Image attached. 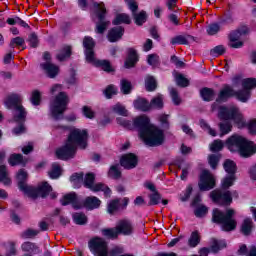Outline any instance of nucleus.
Wrapping results in <instances>:
<instances>
[{"label": "nucleus", "instance_id": "obj_30", "mask_svg": "<svg viewBox=\"0 0 256 256\" xmlns=\"http://www.w3.org/2000/svg\"><path fill=\"white\" fill-rule=\"evenodd\" d=\"M203 101H213L215 99V90L211 88H203L200 91Z\"/></svg>", "mask_w": 256, "mask_h": 256}, {"label": "nucleus", "instance_id": "obj_51", "mask_svg": "<svg viewBox=\"0 0 256 256\" xmlns=\"http://www.w3.org/2000/svg\"><path fill=\"white\" fill-rule=\"evenodd\" d=\"M176 85L178 87H189V80L182 74L176 75Z\"/></svg>", "mask_w": 256, "mask_h": 256}, {"label": "nucleus", "instance_id": "obj_55", "mask_svg": "<svg viewBox=\"0 0 256 256\" xmlns=\"http://www.w3.org/2000/svg\"><path fill=\"white\" fill-rule=\"evenodd\" d=\"M148 65H151V67H157L159 65V55L157 54H150L147 58Z\"/></svg>", "mask_w": 256, "mask_h": 256}, {"label": "nucleus", "instance_id": "obj_27", "mask_svg": "<svg viewBox=\"0 0 256 256\" xmlns=\"http://www.w3.org/2000/svg\"><path fill=\"white\" fill-rule=\"evenodd\" d=\"M121 209V199L116 198L111 200L107 205V213L109 215H115Z\"/></svg>", "mask_w": 256, "mask_h": 256}, {"label": "nucleus", "instance_id": "obj_47", "mask_svg": "<svg viewBox=\"0 0 256 256\" xmlns=\"http://www.w3.org/2000/svg\"><path fill=\"white\" fill-rule=\"evenodd\" d=\"M147 91H155L157 89V81L153 76H148L145 80Z\"/></svg>", "mask_w": 256, "mask_h": 256}, {"label": "nucleus", "instance_id": "obj_48", "mask_svg": "<svg viewBox=\"0 0 256 256\" xmlns=\"http://www.w3.org/2000/svg\"><path fill=\"white\" fill-rule=\"evenodd\" d=\"M200 127L204 129V131H207V133H209L212 137H217V131L211 128V126H209L207 121H205L204 119L200 120Z\"/></svg>", "mask_w": 256, "mask_h": 256}, {"label": "nucleus", "instance_id": "obj_39", "mask_svg": "<svg viewBox=\"0 0 256 256\" xmlns=\"http://www.w3.org/2000/svg\"><path fill=\"white\" fill-rule=\"evenodd\" d=\"M9 164L12 165V167H15V165H25V160L23 159V155L12 154L9 158Z\"/></svg>", "mask_w": 256, "mask_h": 256}, {"label": "nucleus", "instance_id": "obj_25", "mask_svg": "<svg viewBox=\"0 0 256 256\" xmlns=\"http://www.w3.org/2000/svg\"><path fill=\"white\" fill-rule=\"evenodd\" d=\"M123 33H125V29H123V27H114L108 32V40L110 43H115L123 37Z\"/></svg>", "mask_w": 256, "mask_h": 256}, {"label": "nucleus", "instance_id": "obj_26", "mask_svg": "<svg viewBox=\"0 0 256 256\" xmlns=\"http://www.w3.org/2000/svg\"><path fill=\"white\" fill-rule=\"evenodd\" d=\"M249 33V28L243 26L235 31H232L229 35L230 41H239L241 37Z\"/></svg>", "mask_w": 256, "mask_h": 256}, {"label": "nucleus", "instance_id": "obj_1", "mask_svg": "<svg viewBox=\"0 0 256 256\" xmlns=\"http://www.w3.org/2000/svg\"><path fill=\"white\" fill-rule=\"evenodd\" d=\"M134 126L142 141L148 147H159L165 143V132L159 127L151 124L149 117L142 115L134 119Z\"/></svg>", "mask_w": 256, "mask_h": 256}, {"label": "nucleus", "instance_id": "obj_61", "mask_svg": "<svg viewBox=\"0 0 256 256\" xmlns=\"http://www.w3.org/2000/svg\"><path fill=\"white\" fill-rule=\"evenodd\" d=\"M15 45L17 47H21V46L25 45V39H23L22 37H16V38L12 39L10 42V47H12V49H14Z\"/></svg>", "mask_w": 256, "mask_h": 256}, {"label": "nucleus", "instance_id": "obj_6", "mask_svg": "<svg viewBox=\"0 0 256 256\" xmlns=\"http://www.w3.org/2000/svg\"><path fill=\"white\" fill-rule=\"evenodd\" d=\"M61 91H63L61 84H55L50 88L51 95L58 93L54 101L50 103V113L55 121L63 119V113L67 111V105H69V96H67V93Z\"/></svg>", "mask_w": 256, "mask_h": 256}, {"label": "nucleus", "instance_id": "obj_49", "mask_svg": "<svg viewBox=\"0 0 256 256\" xmlns=\"http://www.w3.org/2000/svg\"><path fill=\"white\" fill-rule=\"evenodd\" d=\"M225 51H227L225 46L218 45L210 50V55H212V57H219V55H224Z\"/></svg>", "mask_w": 256, "mask_h": 256}, {"label": "nucleus", "instance_id": "obj_41", "mask_svg": "<svg viewBox=\"0 0 256 256\" xmlns=\"http://www.w3.org/2000/svg\"><path fill=\"white\" fill-rule=\"evenodd\" d=\"M112 111L113 113L121 115L122 117H127L129 115V111H127V108H125V106L121 103H117L116 105L112 106Z\"/></svg>", "mask_w": 256, "mask_h": 256}, {"label": "nucleus", "instance_id": "obj_63", "mask_svg": "<svg viewBox=\"0 0 256 256\" xmlns=\"http://www.w3.org/2000/svg\"><path fill=\"white\" fill-rule=\"evenodd\" d=\"M191 193H193V185H188L184 195L180 198L181 201L185 202V201H189V197H191Z\"/></svg>", "mask_w": 256, "mask_h": 256}, {"label": "nucleus", "instance_id": "obj_2", "mask_svg": "<svg viewBox=\"0 0 256 256\" xmlns=\"http://www.w3.org/2000/svg\"><path fill=\"white\" fill-rule=\"evenodd\" d=\"M88 138L89 135L87 134V130H71L65 145L56 150V157L62 161L73 159V157H75V153H77V147L80 149L87 148Z\"/></svg>", "mask_w": 256, "mask_h": 256}, {"label": "nucleus", "instance_id": "obj_46", "mask_svg": "<svg viewBox=\"0 0 256 256\" xmlns=\"http://www.w3.org/2000/svg\"><path fill=\"white\" fill-rule=\"evenodd\" d=\"M108 176L112 179H121V171L119 170V164L112 165L108 171Z\"/></svg>", "mask_w": 256, "mask_h": 256}, {"label": "nucleus", "instance_id": "obj_4", "mask_svg": "<svg viewBox=\"0 0 256 256\" xmlns=\"http://www.w3.org/2000/svg\"><path fill=\"white\" fill-rule=\"evenodd\" d=\"M219 119L222 120V122L219 123L218 127L220 129V137H223L224 135H229L233 129V125L231 124V120L238 125V127H243L245 125V120L243 119V115L239 111V108L235 106L231 107H220Z\"/></svg>", "mask_w": 256, "mask_h": 256}, {"label": "nucleus", "instance_id": "obj_11", "mask_svg": "<svg viewBox=\"0 0 256 256\" xmlns=\"http://www.w3.org/2000/svg\"><path fill=\"white\" fill-rule=\"evenodd\" d=\"M83 47L85 48V57L88 63H92L93 65H96V67H102L103 71H106L107 73L113 71L109 61L97 60L95 58V51H93V49H95V41H93V38L86 36L83 40Z\"/></svg>", "mask_w": 256, "mask_h": 256}, {"label": "nucleus", "instance_id": "obj_19", "mask_svg": "<svg viewBox=\"0 0 256 256\" xmlns=\"http://www.w3.org/2000/svg\"><path fill=\"white\" fill-rule=\"evenodd\" d=\"M198 187L200 191H211L215 187V178H213L209 170L202 171Z\"/></svg>", "mask_w": 256, "mask_h": 256}, {"label": "nucleus", "instance_id": "obj_37", "mask_svg": "<svg viewBox=\"0 0 256 256\" xmlns=\"http://www.w3.org/2000/svg\"><path fill=\"white\" fill-rule=\"evenodd\" d=\"M150 109H163V95L159 94L150 101Z\"/></svg>", "mask_w": 256, "mask_h": 256}, {"label": "nucleus", "instance_id": "obj_16", "mask_svg": "<svg viewBox=\"0 0 256 256\" xmlns=\"http://www.w3.org/2000/svg\"><path fill=\"white\" fill-rule=\"evenodd\" d=\"M90 251L95 256H107L109 250L107 248V242L103 238H95L89 242Z\"/></svg>", "mask_w": 256, "mask_h": 256}, {"label": "nucleus", "instance_id": "obj_35", "mask_svg": "<svg viewBox=\"0 0 256 256\" xmlns=\"http://www.w3.org/2000/svg\"><path fill=\"white\" fill-rule=\"evenodd\" d=\"M72 219L76 225H87V216L82 212L73 213Z\"/></svg>", "mask_w": 256, "mask_h": 256}, {"label": "nucleus", "instance_id": "obj_45", "mask_svg": "<svg viewBox=\"0 0 256 256\" xmlns=\"http://www.w3.org/2000/svg\"><path fill=\"white\" fill-rule=\"evenodd\" d=\"M219 31H221V23L217 22L209 24L206 28V33L210 36L217 35Z\"/></svg>", "mask_w": 256, "mask_h": 256}, {"label": "nucleus", "instance_id": "obj_20", "mask_svg": "<svg viewBox=\"0 0 256 256\" xmlns=\"http://www.w3.org/2000/svg\"><path fill=\"white\" fill-rule=\"evenodd\" d=\"M139 163V158L133 153L124 154L120 158V165L127 170L135 169Z\"/></svg>", "mask_w": 256, "mask_h": 256}, {"label": "nucleus", "instance_id": "obj_59", "mask_svg": "<svg viewBox=\"0 0 256 256\" xmlns=\"http://www.w3.org/2000/svg\"><path fill=\"white\" fill-rule=\"evenodd\" d=\"M28 41L30 43V46L33 48L39 46V38L37 37V34L35 32H33L29 35Z\"/></svg>", "mask_w": 256, "mask_h": 256}, {"label": "nucleus", "instance_id": "obj_23", "mask_svg": "<svg viewBox=\"0 0 256 256\" xmlns=\"http://www.w3.org/2000/svg\"><path fill=\"white\" fill-rule=\"evenodd\" d=\"M50 79H55L56 75H59V66L46 62L40 65Z\"/></svg>", "mask_w": 256, "mask_h": 256}, {"label": "nucleus", "instance_id": "obj_44", "mask_svg": "<svg viewBox=\"0 0 256 256\" xmlns=\"http://www.w3.org/2000/svg\"><path fill=\"white\" fill-rule=\"evenodd\" d=\"M116 122L121 127H124V129H133V127H135V120L131 122V120H127L123 117H118L116 118Z\"/></svg>", "mask_w": 256, "mask_h": 256}, {"label": "nucleus", "instance_id": "obj_13", "mask_svg": "<svg viewBox=\"0 0 256 256\" xmlns=\"http://www.w3.org/2000/svg\"><path fill=\"white\" fill-rule=\"evenodd\" d=\"M93 7L94 15L98 19L96 22L95 32L99 35H103V33H105L107 28L111 25V22L105 18V15H107V9L105 8V4L103 2H94Z\"/></svg>", "mask_w": 256, "mask_h": 256}, {"label": "nucleus", "instance_id": "obj_12", "mask_svg": "<svg viewBox=\"0 0 256 256\" xmlns=\"http://www.w3.org/2000/svg\"><path fill=\"white\" fill-rule=\"evenodd\" d=\"M135 233V225L129 219L119 220L115 228L103 230V235L110 239H117L119 235L129 237Z\"/></svg>", "mask_w": 256, "mask_h": 256}, {"label": "nucleus", "instance_id": "obj_56", "mask_svg": "<svg viewBox=\"0 0 256 256\" xmlns=\"http://www.w3.org/2000/svg\"><path fill=\"white\" fill-rule=\"evenodd\" d=\"M223 147H224L223 141L215 140L210 146V151H212L213 153H217L218 151H221Z\"/></svg>", "mask_w": 256, "mask_h": 256}, {"label": "nucleus", "instance_id": "obj_10", "mask_svg": "<svg viewBox=\"0 0 256 256\" xmlns=\"http://www.w3.org/2000/svg\"><path fill=\"white\" fill-rule=\"evenodd\" d=\"M235 210L227 209L222 212L219 209H214L212 212L213 223L221 225L222 231H235L237 228V221L235 220Z\"/></svg>", "mask_w": 256, "mask_h": 256}, {"label": "nucleus", "instance_id": "obj_33", "mask_svg": "<svg viewBox=\"0 0 256 256\" xmlns=\"http://www.w3.org/2000/svg\"><path fill=\"white\" fill-rule=\"evenodd\" d=\"M189 39H191L190 35H178L171 39L172 45H189Z\"/></svg>", "mask_w": 256, "mask_h": 256}, {"label": "nucleus", "instance_id": "obj_62", "mask_svg": "<svg viewBox=\"0 0 256 256\" xmlns=\"http://www.w3.org/2000/svg\"><path fill=\"white\" fill-rule=\"evenodd\" d=\"M166 7L168 11H174V13H177L179 10V8H177V0H166Z\"/></svg>", "mask_w": 256, "mask_h": 256}, {"label": "nucleus", "instance_id": "obj_58", "mask_svg": "<svg viewBox=\"0 0 256 256\" xmlns=\"http://www.w3.org/2000/svg\"><path fill=\"white\" fill-rule=\"evenodd\" d=\"M219 159H221L219 155L212 154L209 156L208 163L213 169H217Z\"/></svg>", "mask_w": 256, "mask_h": 256}, {"label": "nucleus", "instance_id": "obj_17", "mask_svg": "<svg viewBox=\"0 0 256 256\" xmlns=\"http://www.w3.org/2000/svg\"><path fill=\"white\" fill-rule=\"evenodd\" d=\"M128 6V9L131 11L134 22L136 25H143L147 21V12L141 11L140 13H137L139 10V5L137 2L133 0H125Z\"/></svg>", "mask_w": 256, "mask_h": 256}, {"label": "nucleus", "instance_id": "obj_32", "mask_svg": "<svg viewBox=\"0 0 256 256\" xmlns=\"http://www.w3.org/2000/svg\"><path fill=\"white\" fill-rule=\"evenodd\" d=\"M201 243V236H199V231H194L191 233L188 239V247L195 248Z\"/></svg>", "mask_w": 256, "mask_h": 256}, {"label": "nucleus", "instance_id": "obj_24", "mask_svg": "<svg viewBox=\"0 0 256 256\" xmlns=\"http://www.w3.org/2000/svg\"><path fill=\"white\" fill-rule=\"evenodd\" d=\"M21 249L24 253H28L29 255H39V253H41L39 245L33 242H24L21 245Z\"/></svg>", "mask_w": 256, "mask_h": 256}, {"label": "nucleus", "instance_id": "obj_34", "mask_svg": "<svg viewBox=\"0 0 256 256\" xmlns=\"http://www.w3.org/2000/svg\"><path fill=\"white\" fill-rule=\"evenodd\" d=\"M70 181L74 187V189H79L81 185H83V173H74L70 177Z\"/></svg>", "mask_w": 256, "mask_h": 256}, {"label": "nucleus", "instance_id": "obj_29", "mask_svg": "<svg viewBox=\"0 0 256 256\" xmlns=\"http://www.w3.org/2000/svg\"><path fill=\"white\" fill-rule=\"evenodd\" d=\"M0 183L8 187L11 185V178H9V172H7V167L5 165H0Z\"/></svg>", "mask_w": 256, "mask_h": 256}, {"label": "nucleus", "instance_id": "obj_52", "mask_svg": "<svg viewBox=\"0 0 256 256\" xmlns=\"http://www.w3.org/2000/svg\"><path fill=\"white\" fill-rule=\"evenodd\" d=\"M207 213H209V208H207L205 205L198 206L194 211V215L197 217H205Z\"/></svg>", "mask_w": 256, "mask_h": 256}, {"label": "nucleus", "instance_id": "obj_53", "mask_svg": "<svg viewBox=\"0 0 256 256\" xmlns=\"http://www.w3.org/2000/svg\"><path fill=\"white\" fill-rule=\"evenodd\" d=\"M39 235V230L28 229L22 233V239H33Z\"/></svg>", "mask_w": 256, "mask_h": 256}, {"label": "nucleus", "instance_id": "obj_28", "mask_svg": "<svg viewBox=\"0 0 256 256\" xmlns=\"http://www.w3.org/2000/svg\"><path fill=\"white\" fill-rule=\"evenodd\" d=\"M134 108L138 111H150L151 106L144 98H138L134 101Z\"/></svg>", "mask_w": 256, "mask_h": 256}, {"label": "nucleus", "instance_id": "obj_31", "mask_svg": "<svg viewBox=\"0 0 256 256\" xmlns=\"http://www.w3.org/2000/svg\"><path fill=\"white\" fill-rule=\"evenodd\" d=\"M112 23L113 25H121V23L129 25L131 23V17L126 13L117 14Z\"/></svg>", "mask_w": 256, "mask_h": 256}, {"label": "nucleus", "instance_id": "obj_38", "mask_svg": "<svg viewBox=\"0 0 256 256\" xmlns=\"http://www.w3.org/2000/svg\"><path fill=\"white\" fill-rule=\"evenodd\" d=\"M253 229V220L252 219H245L241 226V232L243 235H251V231Z\"/></svg>", "mask_w": 256, "mask_h": 256}, {"label": "nucleus", "instance_id": "obj_8", "mask_svg": "<svg viewBox=\"0 0 256 256\" xmlns=\"http://www.w3.org/2000/svg\"><path fill=\"white\" fill-rule=\"evenodd\" d=\"M60 203L64 207L72 205L73 209L76 210L83 209V207H85L86 209L93 211V209H99V207H101V200H99V198L95 196H88L85 200H81L75 193L65 195L63 199L60 200Z\"/></svg>", "mask_w": 256, "mask_h": 256}, {"label": "nucleus", "instance_id": "obj_36", "mask_svg": "<svg viewBox=\"0 0 256 256\" xmlns=\"http://www.w3.org/2000/svg\"><path fill=\"white\" fill-rule=\"evenodd\" d=\"M70 57H71V47L70 46L64 47L56 55V58L58 59V61H66V59H69Z\"/></svg>", "mask_w": 256, "mask_h": 256}, {"label": "nucleus", "instance_id": "obj_9", "mask_svg": "<svg viewBox=\"0 0 256 256\" xmlns=\"http://www.w3.org/2000/svg\"><path fill=\"white\" fill-rule=\"evenodd\" d=\"M23 96L20 94H11L4 101V105L7 109H13V120L15 123H25L27 119V110L23 105Z\"/></svg>", "mask_w": 256, "mask_h": 256}, {"label": "nucleus", "instance_id": "obj_42", "mask_svg": "<svg viewBox=\"0 0 256 256\" xmlns=\"http://www.w3.org/2000/svg\"><path fill=\"white\" fill-rule=\"evenodd\" d=\"M50 179H59L61 177V166L57 163L52 164V169L48 172Z\"/></svg>", "mask_w": 256, "mask_h": 256}, {"label": "nucleus", "instance_id": "obj_15", "mask_svg": "<svg viewBox=\"0 0 256 256\" xmlns=\"http://www.w3.org/2000/svg\"><path fill=\"white\" fill-rule=\"evenodd\" d=\"M224 170L228 175L222 180V189H229V187H233V183H235L237 165L233 160H226L224 162Z\"/></svg>", "mask_w": 256, "mask_h": 256}, {"label": "nucleus", "instance_id": "obj_43", "mask_svg": "<svg viewBox=\"0 0 256 256\" xmlns=\"http://www.w3.org/2000/svg\"><path fill=\"white\" fill-rule=\"evenodd\" d=\"M149 202L148 206L151 207L153 205H159L161 203V194H159V191L152 192L148 195Z\"/></svg>", "mask_w": 256, "mask_h": 256}, {"label": "nucleus", "instance_id": "obj_60", "mask_svg": "<svg viewBox=\"0 0 256 256\" xmlns=\"http://www.w3.org/2000/svg\"><path fill=\"white\" fill-rule=\"evenodd\" d=\"M82 112L84 117H86L87 119H93L95 117V112L89 106H83Z\"/></svg>", "mask_w": 256, "mask_h": 256}, {"label": "nucleus", "instance_id": "obj_22", "mask_svg": "<svg viewBox=\"0 0 256 256\" xmlns=\"http://www.w3.org/2000/svg\"><path fill=\"white\" fill-rule=\"evenodd\" d=\"M138 61L139 55L137 54V50H135V48H128V57L125 61L126 69H131L132 67H135Z\"/></svg>", "mask_w": 256, "mask_h": 256}, {"label": "nucleus", "instance_id": "obj_5", "mask_svg": "<svg viewBox=\"0 0 256 256\" xmlns=\"http://www.w3.org/2000/svg\"><path fill=\"white\" fill-rule=\"evenodd\" d=\"M27 177V172L25 170H20L17 173L16 179L20 191H23L28 197H31L32 199H37V197L45 198L51 191H53V188H51V185L47 182H43L38 185L37 188L27 185Z\"/></svg>", "mask_w": 256, "mask_h": 256}, {"label": "nucleus", "instance_id": "obj_50", "mask_svg": "<svg viewBox=\"0 0 256 256\" xmlns=\"http://www.w3.org/2000/svg\"><path fill=\"white\" fill-rule=\"evenodd\" d=\"M170 97L174 105H181V98L179 97V92L175 88H170Z\"/></svg>", "mask_w": 256, "mask_h": 256}, {"label": "nucleus", "instance_id": "obj_57", "mask_svg": "<svg viewBox=\"0 0 256 256\" xmlns=\"http://www.w3.org/2000/svg\"><path fill=\"white\" fill-rule=\"evenodd\" d=\"M32 105H40L41 103V92H39L38 90H35L34 92H32V97L30 99Z\"/></svg>", "mask_w": 256, "mask_h": 256}, {"label": "nucleus", "instance_id": "obj_54", "mask_svg": "<svg viewBox=\"0 0 256 256\" xmlns=\"http://www.w3.org/2000/svg\"><path fill=\"white\" fill-rule=\"evenodd\" d=\"M104 95L106 99H111L113 95H117V87L114 85H109L105 90H104Z\"/></svg>", "mask_w": 256, "mask_h": 256}, {"label": "nucleus", "instance_id": "obj_18", "mask_svg": "<svg viewBox=\"0 0 256 256\" xmlns=\"http://www.w3.org/2000/svg\"><path fill=\"white\" fill-rule=\"evenodd\" d=\"M212 201L218 203V205H229L233 203V197H231V191L226 190H214L210 193Z\"/></svg>", "mask_w": 256, "mask_h": 256}, {"label": "nucleus", "instance_id": "obj_7", "mask_svg": "<svg viewBox=\"0 0 256 256\" xmlns=\"http://www.w3.org/2000/svg\"><path fill=\"white\" fill-rule=\"evenodd\" d=\"M225 145L232 153H240L241 157H251V155H255L256 153L255 143L237 134L230 136L226 140Z\"/></svg>", "mask_w": 256, "mask_h": 256}, {"label": "nucleus", "instance_id": "obj_21", "mask_svg": "<svg viewBox=\"0 0 256 256\" xmlns=\"http://www.w3.org/2000/svg\"><path fill=\"white\" fill-rule=\"evenodd\" d=\"M174 165L178 167V169H182L181 179L182 181H186L189 175V171H191V164L189 162H185V160L178 158L174 161Z\"/></svg>", "mask_w": 256, "mask_h": 256}, {"label": "nucleus", "instance_id": "obj_64", "mask_svg": "<svg viewBox=\"0 0 256 256\" xmlns=\"http://www.w3.org/2000/svg\"><path fill=\"white\" fill-rule=\"evenodd\" d=\"M159 121L161 123V126L164 128V129H169V115L167 114H162L160 117H159Z\"/></svg>", "mask_w": 256, "mask_h": 256}, {"label": "nucleus", "instance_id": "obj_40", "mask_svg": "<svg viewBox=\"0 0 256 256\" xmlns=\"http://www.w3.org/2000/svg\"><path fill=\"white\" fill-rule=\"evenodd\" d=\"M120 89L124 95H129L133 90V84L127 79H122L120 82Z\"/></svg>", "mask_w": 256, "mask_h": 256}, {"label": "nucleus", "instance_id": "obj_3", "mask_svg": "<svg viewBox=\"0 0 256 256\" xmlns=\"http://www.w3.org/2000/svg\"><path fill=\"white\" fill-rule=\"evenodd\" d=\"M242 90L235 91L230 85H224L220 90L217 103H225L229 101L231 97H236L241 103H247L251 99V89H255L256 80L254 78H247L241 81Z\"/></svg>", "mask_w": 256, "mask_h": 256}, {"label": "nucleus", "instance_id": "obj_14", "mask_svg": "<svg viewBox=\"0 0 256 256\" xmlns=\"http://www.w3.org/2000/svg\"><path fill=\"white\" fill-rule=\"evenodd\" d=\"M82 183L86 189H90V191H93L94 193L103 191L106 197H111V189L103 183L95 184V174L91 172L85 175Z\"/></svg>", "mask_w": 256, "mask_h": 256}]
</instances>
